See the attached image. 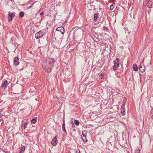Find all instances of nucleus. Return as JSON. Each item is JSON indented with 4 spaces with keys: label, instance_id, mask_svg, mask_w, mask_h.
Instances as JSON below:
<instances>
[{
    "label": "nucleus",
    "instance_id": "nucleus-1",
    "mask_svg": "<svg viewBox=\"0 0 153 153\" xmlns=\"http://www.w3.org/2000/svg\"><path fill=\"white\" fill-rule=\"evenodd\" d=\"M44 34V33L42 31H40L36 33L35 37L36 39H38L42 37Z\"/></svg>",
    "mask_w": 153,
    "mask_h": 153
},
{
    "label": "nucleus",
    "instance_id": "nucleus-2",
    "mask_svg": "<svg viewBox=\"0 0 153 153\" xmlns=\"http://www.w3.org/2000/svg\"><path fill=\"white\" fill-rule=\"evenodd\" d=\"M15 16L14 14L12 13L9 12L8 13V19L9 21L12 20Z\"/></svg>",
    "mask_w": 153,
    "mask_h": 153
},
{
    "label": "nucleus",
    "instance_id": "nucleus-3",
    "mask_svg": "<svg viewBox=\"0 0 153 153\" xmlns=\"http://www.w3.org/2000/svg\"><path fill=\"white\" fill-rule=\"evenodd\" d=\"M57 136H56L52 140L51 142V144L52 145L55 146L57 143Z\"/></svg>",
    "mask_w": 153,
    "mask_h": 153
},
{
    "label": "nucleus",
    "instance_id": "nucleus-4",
    "mask_svg": "<svg viewBox=\"0 0 153 153\" xmlns=\"http://www.w3.org/2000/svg\"><path fill=\"white\" fill-rule=\"evenodd\" d=\"M56 30L57 31H59L61 33V34H64L65 31L64 28L63 27H57L56 28Z\"/></svg>",
    "mask_w": 153,
    "mask_h": 153
},
{
    "label": "nucleus",
    "instance_id": "nucleus-5",
    "mask_svg": "<svg viewBox=\"0 0 153 153\" xmlns=\"http://www.w3.org/2000/svg\"><path fill=\"white\" fill-rule=\"evenodd\" d=\"M152 1H153V0H149L147 1V7L148 8H152Z\"/></svg>",
    "mask_w": 153,
    "mask_h": 153
},
{
    "label": "nucleus",
    "instance_id": "nucleus-6",
    "mask_svg": "<svg viewBox=\"0 0 153 153\" xmlns=\"http://www.w3.org/2000/svg\"><path fill=\"white\" fill-rule=\"evenodd\" d=\"M19 58L18 57H16L14 59V64L15 66H17L19 63Z\"/></svg>",
    "mask_w": 153,
    "mask_h": 153
},
{
    "label": "nucleus",
    "instance_id": "nucleus-7",
    "mask_svg": "<svg viewBox=\"0 0 153 153\" xmlns=\"http://www.w3.org/2000/svg\"><path fill=\"white\" fill-rule=\"evenodd\" d=\"M120 65V60L118 58H116L115 59V70Z\"/></svg>",
    "mask_w": 153,
    "mask_h": 153
},
{
    "label": "nucleus",
    "instance_id": "nucleus-8",
    "mask_svg": "<svg viewBox=\"0 0 153 153\" xmlns=\"http://www.w3.org/2000/svg\"><path fill=\"white\" fill-rule=\"evenodd\" d=\"M133 68L134 71H137L138 69L137 66L135 63L133 64Z\"/></svg>",
    "mask_w": 153,
    "mask_h": 153
},
{
    "label": "nucleus",
    "instance_id": "nucleus-9",
    "mask_svg": "<svg viewBox=\"0 0 153 153\" xmlns=\"http://www.w3.org/2000/svg\"><path fill=\"white\" fill-rule=\"evenodd\" d=\"M9 83L7 80H5L3 82L2 86L3 87L6 88L8 84Z\"/></svg>",
    "mask_w": 153,
    "mask_h": 153
},
{
    "label": "nucleus",
    "instance_id": "nucleus-10",
    "mask_svg": "<svg viewBox=\"0 0 153 153\" xmlns=\"http://www.w3.org/2000/svg\"><path fill=\"white\" fill-rule=\"evenodd\" d=\"M117 142H115V144H116L117 145V144H119L120 145V146L123 147V145H124V144L122 143V144H121L120 142V140H118L119 139L117 136Z\"/></svg>",
    "mask_w": 153,
    "mask_h": 153
},
{
    "label": "nucleus",
    "instance_id": "nucleus-11",
    "mask_svg": "<svg viewBox=\"0 0 153 153\" xmlns=\"http://www.w3.org/2000/svg\"><path fill=\"white\" fill-rule=\"evenodd\" d=\"M121 113L122 116H124L125 115L126 112L125 109L124 108L121 109Z\"/></svg>",
    "mask_w": 153,
    "mask_h": 153
},
{
    "label": "nucleus",
    "instance_id": "nucleus-12",
    "mask_svg": "<svg viewBox=\"0 0 153 153\" xmlns=\"http://www.w3.org/2000/svg\"><path fill=\"white\" fill-rule=\"evenodd\" d=\"M145 66H144V67L143 68H139L140 71L142 73H143L145 71Z\"/></svg>",
    "mask_w": 153,
    "mask_h": 153
},
{
    "label": "nucleus",
    "instance_id": "nucleus-13",
    "mask_svg": "<svg viewBox=\"0 0 153 153\" xmlns=\"http://www.w3.org/2000/svg\"><path fill=\"white\" fill-rule=\"evenodd\" d=\"M25 146H23L21 149L20 150V152H19V153H22L23 152H24V151H25Z\"/></svg>",
    "mask_w": 153,
    "mask_h": 153
},
{
    "label": "nucleus",
    "instance_id": "nucleus-14",
    "mask_svg": "<svg viewBox=\"0 0 153 153\" xmlns=\"http://www.w3.org/2000/svg\"><path fill=\"white\" fill-rule=\"evenodd\" d=\"M150 116L152 119H153V106L150 111Z\"/></svg>",
    "mask_w": 153,
    "mask_h": 153
},
{
    "label": "nucleus",
    "instance_id": "nucleus-15",
    "mask_svg": "<svg viewBox=\"0 0 153 153\" xmlns=\"http://www.w3.org/2000/svg\"><path fill=\"white\" fill-rule=\"evenodd\" d=\"M26 123H23L22 124V128L23 129H25L26 127Z\"/></svg>",
    "mask_w": 153,
    "mask_h": 153
},
{
    "label": "nucleus",
    "instance_id": "nucleus-16",
    "mask_svg": "<svg viewBox=\"0 0 153 153\" xmlns=\"http://www.w3.org/2000/svg\"><path fill=\"white\" fill-rule=\"evenodd\" d=\"M24 13L22 11L20 12L19 13V17L21 18L22 17L24 16Z\"/></svg>",
    "mask_w": 153,
    "mask_h": 153
},
{
    "label": "nucleus",
    "instance_id": "nucleus-17",
    "mask_svg": "<svg viewBox=\"0 0 153 153\" xmlns=\"http://www.w3.org/2000/svg\"><path fill=\"white\" fill-rule=\"evenodd\" d=\"M98 16V15L97 14H95L94 15V20L95 21L97 20V18Z\"/></svg>",
    "mask_w": 153,
    "mask_h": 153
},
{
    "label": "nucleus",
    "instance_id": "nucleus-18",
    "mask_svg": "<svg viewBox=\"0 0 153 153\" xmlns=\"http://www.w3.org/2000/svg\"><path fill=\"white\" fill-rule=\"evenodd\" d=\"M36 122V118H34L31 120V123H35Z\"/></svg>",
    "mask_w": 153,
    "mask_h": 153
},
{
    "label": "nucleus",
    "instance_id": "nucleus-19",
    "mask_svg": "<svg viewBox=\"0 0 153 153\" xmlns=\"http://www.w3.org/2000/svg\"><path fill=\"white\" fill-rule=\"evenodd\" d=\"M143 61V62H141L140 63V66H139V69L143 67H144V66H145L144 65Z\"/></svg>",
    "mask_w": 153,
    "mask_h": 153
},
{
    "label": "nucleus",
    "instance_id": "nucleus-20",
    "mask_svg": "<svg viewBox=\"0 0 153 153\" xmlns=\"http://www.w3.org/2000/svg\"><path fill=\"white\" fill-rule=\"evenodd\" d=\"M74 123L76 126H78L79 124V122L78 120H75L74 121Z\"/></svg>",
    "mask_w": 153,
    "mask_h": 153
},
{
    "label": "nucleus",
    "instance_id": "nucleus-21",
    "mask_svg": "<svg viewBox=\"0 0 153 153\" xmlns=\"http://www.w3.org/2000/svg\"><path fill=\"white\" fill-rule=\"evenodd\" d=\"M114 4V3H113L110 6V9L111 10H112L113 9L114 7V6L115 5V4Z\"/></svg>",
    "mask_w": 153,
    "mask_h": 153
},
{
    "label": "nucleus",
    "instance_id": "nucleus-22",
    "mask_svg": "<svg viewBox=\"0 0 153 153\" xmlns=\"http://www.w3.org/2000/svg\"><path fill=\"white\" fill-rule=\"evenodd\" d=\"M83 141L85 142H86L87 141V140L86 139V137H84L82 138Z\"/></svg>",
    "mask_w": 153,
    "mask_h": 153
},
{
    "label": "nucleus",
    "instance_id": "nucleus-23",
    "mask_svg": "<svg viewBox=\"0 0 153 153\" xmlns=\"http://www.w3.org/2000/svg\"><path fill=\"white\" fill-rule=\"evenodd\" d=\"M125 104V102H123L122 105L121 107V109L124 108V109Z\"/></svg>",
    "mask_w": 153,
    "mask_h": 153
},
{
    "label": "nucleus",
    "instance_id": "nucleus-24",
    "mask_svg": "<svg viewBox=\"0 0 153 153\" xmlns=\"http://www.w3.org/2000/svg\"><path fill=\"white\" fill-rule=\"evenodd\" d=\"M125 29L126 33H130V32H131V31L129 30H128V28H127L126 27L125 28Z\"/></svg>",
    "mask_w": 153,
    "mask_h": 153
},
{
    "label": "nucleus",
    "instance_id": "nucleus-25",
    "mask_svg": "<svg viewBox=\"0 0 153 153\" xmlns=\"http://www.w3.org/2000/svg\"><path fill=\"white\" fill-rule=\"evenodd\" d=\"M62 130L65 131L66 133V131L65 129V127H62Z\"/></svg>",
    "mask_w": 153,
    "mask_h": 153
},
{
    "label": "nucleus",
    "instance_id": "nucleus-26",
    "mask_svg": "<svg viewBox=\"0 0 153 153\" xmlns=\"http://www.w3.org/2000/svg\"><path fill=\"white\" fill-rule=\"evenodd\" d=\"M140 152L139 150H136L135 151V153H139Z\"/></svg>",
    "mask_w": 153,
    "mask_h": 153
},
{
    "label": "nucleus",
    "instance_id": "nucleus-27",
    "mask_svg": "<svg viewBox=\"0 0 153 153\" xmlns=\"http://www.w3.org/2000/svg\"><path fill=\"white\" fill-rule=\"evenodd\" d=\"M85 134L83 133H82V138L83 137H85Z\"/></svg>",
    "mask_w": 153,
    "mask_h": 153
},
{
    "label": "nucleus",
    "instance_id": "nucleus-28",
    "mask_svg": "<svg viewBox=\"0 0 153 153\" xmlns=\"http://www.w3.org/2000/svg\"><path fill=\"white\" fill-rule=\"evenodd\" d=\"M62 127H65V124L64 120H63V122L62 125Z\"/></svg>",
    "mask_w": 153,
    "mask_h": 153
},
{
    "label": "nucleus",
    "instance_id": "nucleus-29",
    "mask_svg": "<svg viewBox=\"0 0 153 153\" xmlns=\"http://www.w3.org/2000/svg\"><path fill=\"white\" fill-rule=\"evenodd\" d=\"M114 65L113 67V70H115V61L114 62Z\"/></svg>",
    "mask_w": 153,
    "mask_h": 153
},
{
    "label": "nucleus",
    "instance_id": "nucleus-30",
    "mask_svg": "<svg viewBox=\"0 0 153 153\" xmlns=\"http://www.w3.org/2000/svg\"><path fill=\"white\" fill-rule=\"evenodd\" d=\"M76 152L77 153H80L79 150H78L77 151H76Z\"/></svg>",
    "mask_w": 153,
    "mask_h": 153
},
{
    "label": "nucleus",
    "instance_id": "nucleus-31",
    "mask_svg": "<svg viewBox=\"0 0 153 153\" xmlns=\"http://www.w3.org/2000/svg\"><path fill=\"white\" fill-rule=\"evenodd\" d=\"M43 12H41L40 13V15H42L43 14Z\"/></svg>",
    "mask_w": 153,
    "mask_h": 153
},
{
    "label": "nucleus",
    "instance_id": "nucleus-32",
    "mask_svg": "<svg viewBox=\"0 0 153 153\" xmlns=\"http://www.w3.org/2000/svg\"><path fill=\"white\" fill-rule=\"evenodd\" d=\"M125 153H130L129 152L126 151Z\"/></svg>",
    "mask_w": 153,
    "mask_h": 153
},
{
    "label": "nucleus",
    "instance_id": "nucleus-33",
    "mask_svg": "<svg viewBox=\"0 0 153 153\" xmlns=\"http://www.w3.org/2000/svg\"><path fill=\"white\" fill-rule=\"evenodd\" d=\"M50 70L49 71H48V72H50L51 71V69H50Z\"/></svg>",
    "mask_w": 153,
    "mask_h": 153
},
{
    "label": "nucleus",
    "instance_id": "nucleus-34",
    "mask_svg": "<svg viewBox=\"0 0 153 153\" xmlns=\"http://www.w3.org/2000/svg\"><path fill=\"white\" fill-rule=\"evenodd\" d=\"M75 126V125H74V124L73 123V124H72V127H74Z\"/></svg>",
    "mask_w": 153,
    "mask_h": 153
},
{
    "label": "nucleus",
    "instance_id": "nucleus-35",
    "mask_svg": "<svg viewBox=\"0 0 153 153\" xmlns=\"http://www.w3.org/2000/svg\"><path fill=\"white\" fill-rule=\"evenodd\" d=\"M115 149H117L118 150L119 149L118 148H117V147H116V146L115 147Z\"/></svg>",
    "mask_w": 153,
    "mask_h": 153
},
{
    "label": "nucleus",
    "instance_id": "nucleus-36",
    "mask_svg": "<svg viewBox=\"0 0 153 153\" xmlns=\"http://www.w3.org/2000/svg\"><path fill=\"white\" fill-rule=\"evenodd\" d=\"M121 139L122 140H124V139Z\"/></svg>",
    "mask_w": 153,
    "mask_h": 153
},
{
    "label": "nucleus",
    "instance_id": "nucleus-37",
    "mask_svg": "<svg viewBox=\"0 0 153 153\" xmlns=\"http://www.w3.org/2000/svg\"><path fill=\"white\" fill-rule=\"evenodd\" d=\"M113 13V12H111V13Z\"/></svg>",
    "mask_w": 153,
    "mask_h": 153
},
{
    "label": "nucleus",
    "instance_id": "nucleus-38",
    "mask_svg": "<svg viewBox=\"0 0 153 153\" xmlns=\"http://www.w3.org/2000/svg\"><path fill=\"white\" fill-rule=\"evenodd\" d=\"M51 63L50 62H49V64H50Z\"/></svg>",
    "mask_w": 153,
    "mask_h": 153
},
{
    "label": "nucleus",
    "instance_id": "nucleus-39",
    "mask_svg": "<svg viewBox=\"0 0 153 153\" xmlns=\"http://www.w3.org/2000/svg\"><path fill=\"white\" fill-rule=\"evenodd\" d=\"M115 132H117V131L115 130Z\"/></svg>",
    "mask_w": 153,
    "mask_h": 153
},
{
    "label": "nucleus",
    "instance_id": "nucleus-40",
    "mask_svg": "<svg viewBox=\"0 0 153 153\" xmlns=\"http://www.w3.org/2000/svg\"><path fill=\"white\" fill-rule=\"evenodd\" d=\"M116 20V19H115V20ZM115 22H116V21H115Z\"/></svg>",
    "mask_w": 153,
    "mask_h": 153
}]
</instances>
